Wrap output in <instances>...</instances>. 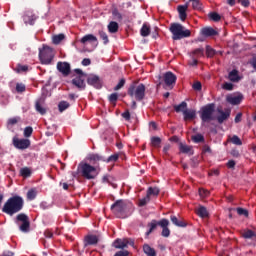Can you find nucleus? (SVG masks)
<instances>
[{
	"label": "nucleus",
	"instance_id": "obj_1",
	"mask_svg": "<svg viewBox=\"0 0 256 256\" xmlns=\"http://www.w3.org/2000/svg\"><path fill=\"white\" fill-rule=\"evenodd\" d=\"M23 207H25V200L23 197L19 195H15L10 197L2 207V213L13 217V215L23 211Z\"/></svg>",
	"mask_w": 256,
	"mask_h": 256
},
{
	"label": "nucleus",
	"instance_id": "obj_2",
	"mask_svg": "<svg viewBox=\"0 0 256 256\" xmlns=\"http://www.w3.org/2000/svg\"><path fill=\"white\" fill-rule=\"evenodd\" d=\"M77 173L83 177V179L91 181L97 179V175H99V166H93L87 162H80L77 167Z\"/></svg>",
	"mask_w": 256,
	"mask_h": 256
},
{
	"label": "nucleus",
	"instance_id": "obj_3",
	"mask_svg": "<svg viewBox=\"0 0 256 256\" xmlns=\"http://www.w3.org/2000/svg\"><path fill=\"white\" fill-rule=\"evenodd\" d=\"M111 211L118 219H127L131 213L129 212V206L123 200H117L111 205Z\"/></svg>",
	"mask_w": 256,
	"mask_h": 256
},
{
	"label": "nucleus",
	"instance_id": "obj_4",
	"mask_svg": "<svg viewBox=\"0 0 256 256\" xmlns=\"http://www.w3.org/2000/svg\"><path fill=\"white\" fill-rule=\"evenodd\" d=\"M170 32L172 33L173 41H179L185 39L191 35V30L186 29L183 25L179 23H173L170 26Z\"/></svg>",
	"mask_w": 256,
	"mask_h": 256
},
{
	"label": "nucleus",
	"instance_id": "obj_5",
	"mask_svg": "<svg viewBox=\"0 0 256 256\" xmlns=\"http://www.w3.org/2000/svg\"><path fill=\"white\" fill-rule=\"evenodd\" d=\"M145 84L141 83L137 85V82H133L128 88V95L134 97L136 101H143L145 99Z\"/></svg>",
	"mask_w": 256,
	"mask_h": 256
},
{
	"label": "nucleus",
	"instance_id": "obj_6",
	"mask_svg": "<svg viewBox=\"0 0 256 256\" xmlns=\"http://www.w3.org/2000/svg\"><path fill=\"white\" fill-rule=\"evenodd\" d=\"M55 57V51L49 46H43L39 49V59L42 65H51L53 58Z\"/></svg>",
	"mask_w": 256,
	"mask_h": 256
},
{
	"label": "nucleus",
	"instance_id": "obj_7",
	"mask_svg": "<svg viewBox=\"0 0 256 256\" xmlns=\"http://www.w3.org/2000/svg\"><path fill=\"white\" fill-rule=\"evenodd\" d=\"M14 223H16L22 233H29V229L31 228V221L29 220V216H27V214H18L14 219Z\"/></svg>",
	"mask_w": 256,
	"mask_h": 256
},
{
	"label": "nucleus",
	"instance_id": "obj_8",
	"mask_svg": "<svg viewBox=\"0 0 256 256\" xmlns=\"http://www.w3.org/2000/svg\"><path fill=\"white\" fill-rule=\"evenodd\" d=\"M213 113H215V103H209L201 108L200 118L202 123L213 121Z\"/></svg>",
	"mask_w": 256,
	"mask_h": 256
},
{
	"label": "nucleus",
	"instance_id": "obj_9",
	"mask_svg": "<svg viewBox=\"0 0 256 256\" xmlns=\"http://www.w3.org/2000/svg\"><path fill=\"white\" fill-rule=\"evenodd\" d=\"M75 74L78 75L72 80V85L77 87L79 91H85V78L87 77V74L83 73V70L77 68L74 70Z\"/></svg>",
	"mask_w": 256,
	"mask_h": 256
},
{
	"label": "nucleus",
	"instance_id": "obj_10",
	"mask_svg": "<svg viewBox=\"0 0 256 256\" xmlns=\"http://www.w3.org/2000/svg\"><path fill=\"white\" fill-rule=\"evenodd\" d=\"M12 145H14L15 149L24 151V149H29V147H31V140L25 138L19 139V137L14 136L12 139Z\"/></svg>",
	"mask_w": 256,
	"mask_h": 256
},
{
	"label": "nucleus",
	"instance_id": "obj_11",
	"mask_svg": "<svg viewBox=\"0 0 256 256\" xmlns=\"http://www.w3.org/2000/svg\"><path fill=\"white\" fill-rule=\"evenodd\" d=\"M163 79L166 87H173L177 83V76L171 71L166 72Z\"/></svg>",
	"mask_w": 256,
	"mask_h": 256
},
{
	"label": "nucleus",
	"instance_id": "obj_12",
	"mask_svg": "<svg viewBox=\"0 0 256 256\" xmlns=\"http://www.w3.org/2000/svg\"><path fill=\"white\" fill-rule=\"evenodd\" d=\"M86 159L87 161H89L90 165L94 167H99V164H97L99 163V161L105 162L104 156H102L101 154H95V153L89 154Z\"/></svg>",
	"mask_w": 256,
	"mask_h": 256
},
{
	"label": "nucleus",
	"instance_id": "obj_13",
	"mask_svg": "<svg viewBox=\"0 0 256 256\" xmlns=\"http://www.w3.org/2000/svg\"><path fill=\"white\" fill-rule=\"evenodd\" d=\"M217 113H219V115L217 116V121L220 125L225 123V121H227V119L231 117V110L229 109L223 111V109L217 108Z\"/></svg>",
	"mask_w": 256,
	"mask_h": 256
},
{
	"label": "nucleus",
	"instance_id": "obj_14",
	"mask_svg": "<svg viewBox=\"0 0 256 256\" xmlns=\"http://www.w3.org/2000/svg\"><path fill=\"white\" fill-rule=\"evenodd\" d=\"M57 69L64 77H67L71 73V65L68 62H58Z\"/></svg>",
	"mask_w": 256,
	"mask_h": 256
},
{
	"label": "nucleus",
	"instance_id": "obj_15",
	"mask_svg": "<svg viewBox=\"0 0 256 256\" xmlns=\"http://www.w3.org/2000/svg\"><path fill=\"white\" fill-rule=\"evenodd\" d=\"M227 103L230 105H241V101H243V94L238 93L236 95H229L226 97Z\"/></svg>",
	"mask_w": 256,
	"mask_h": 256
},
{
	"label": "nucleus",
	"instance_id": "obj_16",
	"mask_svg": "<svg viewBox=\"0 0 256 256\" xmlns=\"http://www.w3.org/2000/svg\"><path fill=\"white\" fill-rule=\"evenodd\" d=\"M159 226L162 227V237H169L171 230H169V220L162 219L159 221Z\"/></svg>",
	"mask_w": 256,
	"mask_h": 256
},
{
	"label": "nucleus",
	"instance_id": "obj_17",
	"mask_svg": "<svg viewBox=\"0 0 256 256\" xmlns=\"http://www.w3.org/2000/svg\"><path fill=\"white\" fill-rule=\"evenodd\" d=\"M88 85L95 87L96 89H101V79L97 75L89 76L87 79Z\"/></svg>",
	"mask_w": 256,
	"mask_h": 256
},
{
	"label": "nucleus",
	"instance_id": "obj_18",
	"mask_svg": "<svg viewBox=\"0 0 256 256\" xmlns=\"http://www.w3.org/2000/svg\"><path fill=\"white\" fill-rule=\"evenodd\" d=\"M187 9H189V2L184 5H179L177 7V11L179 13V18L181 19V21H185V19H187Z\"/></svg>",
	"mask_w": 256,
	"mask_h": 256
},
{
	"label": "nucleus",
	"instance_id": "obj_19",
	"mask_svg": "<svg viewBox=\"0 0 256 256\" xmlns=\"http://www.w3.org/2000/svg\"><path fill=\"white\" fill-rule=\"evenodd\" d=\"M37 20V17H35V14L32 12H26L23 16V21L25 25H35V21Z\"/></svg>",
	"mask_w": 256,
	"mask_h": 256
},
{
	"label": "nucleus",
	"instance_id": "obj_20",
	"mask_svg": "<svg viewBox=\"0 0 256 256\" xmlns=\"http://www.w3.org/2000/svg\"><path fill=\"white\" fill-rule=\"evenodd\" d=\"M127 245H129V239L127 238H124V239L118 238L113 242V247H115V249H125Z\"/></svg>",
	"mask_w": 256,
	"mask_h": 256
},
{
	"label": "nucleus",
	"instance_id": "obj_21",
	"mask_svg": "<svg viewBox=\"0 0 256 256\" xmlns=\"http://www.w3.org/2000/svg\"><path fill=\"white\" fill-rule=\"evenodd\" d=\"M99 243V238L97 235H87L84 240V246L97 245Z\"/></svg>",
	"mask_w": 256,
	"mask_h": 256
},
{
	"label": "nucleus",
	"instance_id": "obj_22",
	"mask_svg": "<svg viewBox=\"0 0 256 256\" xmlns=\"http://www.w3.org/2000/svg\"><path fill=\"white\" fill-rule=\"evenodd\" d=\"M184 121H193L197 117V111L194 109H187L184 111Z\"/></svg>",
	"mask_w": 256,
	"mask_h": 256
},
{
	"label": "nucleus",
	"instance_id": "obj_23",
	"mask_svg": "<svg viewBox=\"0 0 256 256\" xmlns=\"http://www.w3.org/2000/svg\"><path fill=\"white\" fill-rule=\"evenodd\" d=\"M240 234L243 239H256V232L251 229H244Z\"/></svg>",
	"mask_w": 256,
	"mask_h": 256
},
{
	"label": "nucleus",
	"instance_id": "obj_24",
	"mask_svg": "<svg viewBox=\"0 0 256 256\" xmlns=\"http://www.w3.org/2000/svg\"><path fill=\"white\" fill-rule=\"evenodd\" d=\"M201 35H203V37H215L217 32L211 27H204L201 29Z\"/></svg>",
	"mask_w": 256,
	"mask_h": 256
},
{
	"label": "nucleus",
	"instance_id": "obj_25",
	"mask_svg": "<svg viewBox=\"0 0 256 256\" xmlns=\"http://www.w3.org/2000/svg\"><path fill=\"white\" fill-rule=\"evenodd\" d=\"M143 253L146 254V256H157V251L155 248L151 247L149 244H144L142 246Z\"/></svg>",
	"mask_w": 256,
	"mask_h": 256
},
{
	"label": "nucleus",
	"instance_id": "obj_26",
	"mask_svg": "<svg viewBox=\"0 0 256 256\" xmlns=\"http://www.w3.org/2000/svg\"><path fill=\"white\" fill-rule=\"evenodd\" d=\"M170 221L175 225L176 227H186L187 222L183 219L177 218V216H170Z\"/></svg>",
	"mask_w": 256,
	"mask_h": 256
},
{
	"label": "nucleus",
	"instance_id": "obj_27",
	"mask_svg": "<svg viewBox=\"0 0 256 256\" xmlns=\"http://www.w3.org/2000/svg\"><path fill=\"white\" fill-rule=\"evenodd\" d=\"M140 35L142 37H149V35H151V26H149L147 23H144L140 29Z\"/></svg>",
	"mask_w": 256,
	"mask_h": 256
},
{
	"label": "nucleus",
	"instance_id": "obj_28",
	"mask_svg": "<svg viewBox=\"0 0 256 256\" xmlns=\"http://www.w3.org/2000/svg\"><path fill=\"white\" fill-rule=\"evenodd\" d=\"M196 214L198 215V217H201L202 219L209 217V211H207V208L205 206H200L196 210Z\"/></svg>",
	"mask_w": 256,
	"mask_h": 256
},
{
	"label": "nucleus",
	"instance_id": "obj_29",
	"mask_svg": "<svg viewBox=\"0 0 256 256\" xmlns=\"http://www.w3.org/2000/svg\"><path fill=\"white\" fill-rule=\"evenodd\" d=\"M187 110V102L183 101L179 105H174V111L176 113H185Z\"/></svg>",
	"mask_w": 256,
	"mask_h": 256
},
{
	"label": "nucleus",
	"instance_id": "obj_30",
	"mask_svg": "<svg viewBox=\"0 0 256 256\" xmlns=\"http://www.w3.org/2000/svg\"><path fill=\"white\" fill-rule=\"evenodd\" d=\"M159 193H161V190H159V188L149 187L146 195H148V197H157L159 195Z\"/></svg>",
	"mask_w": 256,
	"mask_h": 256
},
{
	"label": "nucleus",
	"instance_id": "obj_31",
	"mask_svg": "<svg viewBox=\"0 0 256 256\" xmlns=\"http://www.w3.org/2000/svg\"><path fill=\"white\" fill-rule=\"evenodd\" d=\"M158 225H159V221L157 222V220H152L148 224L149 230L146 232L147 237H149V234L153 233L157 229Z\"/></svg>",
	"mask_w": 256,
	"mask_h": 256
},
{
	"label": "nucleus",
	"instance_id": "obj_32",
	"mask_svg": "<svg viewBox=\"0 0 256 256\" xmlns=\"http://www.w3.org/2000/svg\"><path fill=\"white\" fill-rule=\"evenodd\" d=\"M108 101L113 107L117 106V101H119V94L118 93H112L108 96Z\"/></svg>",
	"mask_w": 256,
	"mask_h": 256
},
{
	"label": "nucleus",
	"instance_id": "obj_33",
	"mask_svg": "<svg viewBox=\"0 0 256 256\" xmlns=\"http://www.w3.org/2000/svg\"><path fill=\"white\" fill-rule=\"evenodd\" d=\"M108 31L109 33H117V31H119V23L115 21H111L108 24Z\"/></svg>",
	"mask_w": 256,
	"mask_h": 256
},
{
	"label": "nucleus",
	"instance_id": "obj_34",
	"mask_svg": "<svg viewBox=\"0 0 256 256\" xmlns=\"http://www.w3.org/2000/svg\"><path fill=\"white\" fill-rule=\"evenodd\" d=\"M228 78L233 82V83H237V81H239V71L237 70H232L230 73H229V76Z\"/></svg>",
	"mask_w": 256,
	"mask_h": 256
},
{
	"label": "nucleus",
	"instance_id": "obj_35",
	"mask_svg": "<svg viewBox=\"0 0 256 256\" xmlns=\"http://www.w3.org/2000/svg\"><path fill=\"white\" fill-rule=\"evenodd\" d=\"M89 41H97V38L93 34H88L81 38L80 43L85 45V43H87Z\"/></svg>",
	"mask_w": 256,
	"mask_h": 256
},
{
	"label": "nucleus",
	"instance_id": "obj_36",
	"mask_svg": "<svg viewBox=\"0 0 256 256\" xmlns=\"http://www.w3.org/2000/svg\"><path fill=\"white\" fill-rule=\"evenodd\" d=\"M151 145L152 147L159 149V147H161V138H159L158 136H153L151 138Z\"/></svg>",
	"mask_w": 256,
	"mask_h": 256
},
{
	"label": "nucleus",
	"instance_id": "obj_37",
	"mask_svg": "<svg viewBox=\"0 0 256 256\" xmlns=\"http://www.w3.org/2000/svg\"><path fill=\"white\" fill-rule=\"evenodd\" d=\"M35 109H36L37 113H40V115H45V113H47V109H45V107H43L41 105V102H39V101H36Z\"/></svg>",
	"mask_w": 256,
	"mask_h": 256
},
{
	"label": "nucleus",
	"instance_id": "obj_38",
	"mask_svg": "<svg viewBox=\"0 0 256 256\" xmlns=\"http://www.w3.org/2000/svg\"><path fill=\"white\" fill-rule=\"evenodd\" d=\"M63 39H65V34L54 35L52 37V42L54 45H59V43H61V41H63Z\"/></svg>",
	"mask_w": 256,
	"mask_h": 256
},
{
	"label": "nucleus",
	"instance_id": "obj_39",
	"mask_svg": "<svg viewBox=\"0 0 256 256\" xmlns=\"http://www.w3.org/2000/svg\"><path fill=\"white\" fill-rule=\"evenodd\" d=\"M20 175H21V177H24L25 179H27V177H29L31 175V168H29V167L21 168Z\"/></svg>",
	"mask_w": 256,
	"mask_h": 256
},
{
	"label": "nucleus",
	"instance_id": "obj_40",
	"mask_svg": "<svg viewBox=\"0 0 256 256\" xmlns=\"http://www.w3.org/2000/svg\"><path fill=\"white\" fill-rule=\"evenodd\" d=\"M69 107H70V104L67 101H61L58 104V109L60 113H63V111H66V109H69Z\"/></svg>",
	"mask_w": 256,
	"mask_h": 256
},
{
	"label": "nucleus",
	"instance_id": "obj_41",
	"mask_svg": "<svg viewBox=\"0 0 256 256\" xmlns=\"http://www.w3.org/2000/svg\"><path fill=\"white\" fill-rule=\"evenodd\" d=\"M192 9H195L196 11H201L203 9V4H201V1L199 0H192Z\"/></svg>",
	"mask_w": 256,
	"mask_h": 256
},
{
	"label": "nucleus",
	"instance_id": "obj_42",
	"mask_svg": "<svg viewBox=\"0 0 256 256\" xmlns=\"http://www.w3.org/2000/svg\"><path fill=\"white\" fill-rule=\"evenodd\" d=\"M36 197H37V190L30 189L27 192V199H28V201H33Z\"/></svg>",
	"mask_w": 256,
	"mask_h": 256
},
{
	"label": "nucleus",
	"instance_id": "obj_43",
	"mask_svg": "<svg viewBox=\"0 0 256 256\" xmlns=\"http://www.w3.org/2000/svg\"><path fill=\"white\" fill-rule=\"evenodd\" d=\"M209 19H211V21H214L215 23L221 21V15H219V13L217 12H211L209 14Z\"/></svg>",
	"mask_w": 256,
	"mask_h": 256
},
{
	"label": "nucleus",
	"instance_id": "obj_44",
	"mask_svg": "<svg viewBox=\"0 0 256 256\" xmlns=\"http://www.w3.org/2000/svg\"><path fill=\"white\" fill-rule=\"evenodd\" d=\"M98 33H99L100 39L104 41V45H107V43H109V36L107 35V33L103 30H100Z\"/></svg>",
	"mask_w": 256,
	"mask_h": 256
},
{
	"label": "nucleus",
	"instance_id": "obj_45",
	"mask_svg": "<svg viewBox=\"0 0 256 256\" xmlns=\"http://www.w3.org/2000/svg\"><path fill=\"white\" fill-rule=\"evenodd\" d=\"M230 141L233 143V145H238V146L243 145V141H241V138H239V136L237 135H233L230 138Z\"/></svg>",
	"mask_w": 256,
	"mask_h": 256
},
{
	"label": "nucleus",
	"instance_id": "obj_46",
	"mask_svg": "<svg viewBox=\"0 0 256 256\" xmlns=\"http://www.w3.org/2000/svg\"><path fill=\"white\" fill-rule=\"evenodd\" d=\"M149 201H151V196L146 194V197L139 200L138 205H139V207H145V205H147V203H149Z\"/></svg>",
	"mask_w": 256,
	"mask_h": 256
},
{
	"label": "nucleus",
	"instance_id": "obj_47",
	"mask_svg": "<svg viewBox=\"0 0 256 256\" xmlns=\"http://www.w3.org/2000/svg\"><path fill=\"white\" fill-rule=\"evenodd\" d=\"M117 161H119V154L118 153L113 154V155L109 156L107 159H105L106 163H115Z\"/></svg>",
	"mask_w": 256,
	"mask_h": 256
},
{
	"label": "nucleus",
	"instance_id": "obj_48",
	"mask_svg": "<svg viewBox=\"0 0 256 256\" xmlns=\"http://www.w3.org/2000/svg\"><path fill=\"white\" fill-rule=\"evenodd\" d=\"M206 55L207 57H215V55H217V51L213 48H211V46H207L206 47Z\"/></svg>",
	"mask_w": 256,
	"mask_h": 256
},
{
	"label": "nucleus",
	"instance_id": "obj_49",
	"mask_svg": "<svg viewBox=\"0 0 256 256\" xmlns=\"http://www.w3.org/2000/svg\"><path fill=\"white\" fill-rule=\"evenodd\" d=\"M192 141L194 143H203V141H205V137L201 134H197L195 136H192Z\"/></svg>",
	"mask_w": 256,
	"mask_h": 256
},
{
	"label": "nucleus",
	"instance_id": "obj_50",
	"mask_svg": "<svg viewBox=\"0 0 256 256\" xmlns=\"http://www.w3.org/2000/svg\"><path fill=\"white\" fill-rule=\"evenodd\" d=\"M17 73H25L29 71V66L18 64L16 68Z\"/></svg>",
	"mask_w": 256,
	"mask_h": 256
},
{
	"label": "nucleus",
	"instance_id": "obj_51",
	"mask_svg": "<svg viewBox=\"0 0 256 256\" xmlns=\"http://www.w3.org/2000/svg\"><path fill=\"white\" fill-rule=\"evenodd\" d=\"M179 149H180V152H181V153H191V148H190V146H187V145H185V144H183V143H180Z\"/></svg>",
	"mask_w": 256,
	"mask_h": 256
},
{
	"label": "nucleus",
	"instance_id": "obj_52",
	"mask_svg": "<svg viewBox=\"0 0 256 256\" xmlns=\"http://www.w3.org/2000/svg\"><path fill=\"white\" fill-rule=\"evenodd\" d=\"M236 211H237L238 215H242L243 217H249V211L247 209L238 207V208H236Z\"/></svg>",
	"mask_w": 256,
	"mask_h": 256
},
{
	"label": "nucleus",
	"instance_id": "obj_53",
	"mask_svg": "<svg viewBox=\"0 0 256 256\" xmlns=\"http://www.w3.org/2000/svg\"><path fill=\"white\" fill-rule=\"evenodd\" d=\"M31 135H33V127L27 126L24 129V137L29 138V137H31Z\"/></svg>",
	"mask_w": 256,
	"mask_h": 256
},
{
	"label": "nucleus",
	"instance_id": "obj_54",
	"mask_svg": "<svg viewBox=\"0 0 256 256\" xmlns=\"http://www.w3.org/2000/svg\"><path fill=\"white\" fill-rule=\"evenodd\" d=\"M205 50L203 48H198L193 51V55L196 57H203Z\"/></svg>",
	"mask_w": 256,
	"mask_h": 256
},
{
	"label": "nucleus",
	"instance_id": "obj_55",
	"mask_svg": "<svg viewBox=\"0 0 256 256\" xmlns=\"http://www.w3.org/2000/svg\"><path fill=\"white\" fill-rule=\"evenodd\" d=\"M125 87V79H120L119 83L114 87V91H119V89H123Z\"/></svg>",
	"mask_w": 256,
	"mask_h": 256
},
{
	"label": "nucleus",
	"instance_id": "obj_56",
	"mask_svg": "<svg viewBox=\"0 0 256 256\" xmlns=\"http://www.w3.org/2000/svg\"><path fill=\"white\" fill-rule=\"evenodd\" d=\"M222 89H224L225 91H233V83L225 82L222 85Z\"/></svg>",
	"mask_w": 256,
	"mask_h": 256
},
{
	"label": "nucleus",
	"instance_id": "obj_57",
	"mask_svg": "<svg viewBox=\"0 0 256 256\" xmlns=\"http://www.w3.org/2000/svg\"><path fill=\"white\" fill-rule=\"evenodd\" d=\"M16 91H17V93H24L25 84H22V83L16 84Z\"/></svg>",
	"mask_w": 256,
	"mask_h": 256
},
{
	"label": "nucleus",
	"instance_id": "obj_58",
	"mask_svg": "<svg viewBox=\"0 0 256 256\" xmlns=\"http://www.w3.org/2000/svg\"><path fill=\"white\" fill-rule=\"evenodd\" d=\"M20 119L19 117L10 118L8 119V125H17Z\"/></svg>",
	"mask_w": 256,
	"mask_h": 256
},
{
	"label": "nucleus",
	"instance_id": "obj_59",
	"mask_svg": "<svg viewBox=\"0 0 256 256\" xmlns=\"http://www.w3.org/2000/svg\"><path fill=\"white\" fill-rule=\"evenodd\" d=\"M249 65H251L252 69L256 71V55H254L250 60H249Z\"/></svg>",
	"mask_w": 256,
	"mask_h": 256
},
{
	"label": "nucleus",
	"instance_id": "obj_60",
	"mask_svg": "<svg viewBox=\"0 0 256 256\" xmlns=\"http://www.w3.org/2000/svg\"><path fill=\"white\" fill-rule=\"evenodd\" d=\"M235 165H237V163L235 162V160H229L226 164V166L228 167V169H235Z\"/></svg>",
	"mask_w": 256,
	"mask_h": 256
},
{
	"label": "nucleus",
	"instance_id": "obj_61",
	"mask_svg": "<svg viewBox=\"0 0 256 256\" xmlns=\"http://www.w3.org/2000/svg\"><path fill=\"white\" fill-rule=\"evenodd\" d=\"M230 154L232 155V157H235L236 159L241 157V154L239 153V150H237V149H232Z\"/></svg>",
	"mask_w": 256,
	"mask_h": 256
},
{
	"label": "nucleus",
	"instance_id": "obj_62",
	"mask_svg": "<svg viewBox=\"0 0 256 256\" xmlns=\"http://www.w3.org/2000/svg\"><path fill=\"white\" fill-rule=\"evenodd\" d=\"M192 87H193L194 91H201V89H202L201 82L194 83Z\"/></svg>",
	"mask_w": 256,
	"mask_h": 256
},
{
	"label": "nucleus",
	"instance_id": "obj_63",
	"mask_svg": "<svg viewBox=\"0 0 256 256\" xmlns=\"http://www.w3.org/2000/svg\"><path fill=\"white\" fill-rule=\"evenodd\" d=\"M114 256H129V251L124 250V251H118L115 253Z\"/></svg>",
	"mask_w": 256,
	"mask_h": 256
},
{
	"label": "nucleus",
	"instance_id": "obj_64",
	"mask_svg": "<svg viewBox=\"0 0 256 256\" xmlns=\"http://www.w3.org/2000/svg\"><path fill=\"white\" fill-rule=\"evenodd\" d=\"M0 256H15V253L5 250Z\"/></svg>",
	"mask_w": 256,
	"mask_h": 256
}]
</instances>
